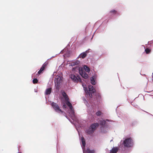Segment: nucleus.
<instances>
[{
	"mask_svg": "<svg viewBox=\"0 0 153 153\" xmlns=\"http://www.w3.org/2000/svg\"><path fill=\"white\" fill-rule=\"evenodd\" d=\"M62 94L63 96L64 99L65 100V102L66 104L69 106V116L71 117V119L73 120H75L76 118L75 117L74 113L73 110L72 109L71 104L68 101V98L67 97L66 94L64 92H62Z\"/></svg>",
	"mask_w": 153,
	"mask_h": 153,
	"instance_id": "f257e3e1",
	"label": "nucleus"
},
{
	"mask_svg": "<svg viewBox=\"0 0 153 153\" xmlns=\"http://www.w3.org/2000/svg\"><path fill=\"white\" fill-rule=\"evenodd\" d=\"M82 86L86 93L87 97L91 98L92 97V94L95 92V89L91 85L88 86V88H87L86 85L85 84H83Z\"/></svg>",
	"mask_w": 153,
	"mask_h": 153,
	"instance_id": "f03ea898",
	"label": "nucleus"
},
{
	"mask_svg": "<svg viewBox=\"0 0 153 153\" xmlns=\"http://www.w3.org/2000/svg\"><path fill=\"white\" fill-rule=\"evenodd\" d=\"M77 71L78 72V71L76 69L75 70V72H73L72 71V72L74 74H71L70 76V77L71 79L74 82H81V79L79 76L76 73V72Z\"/></svg>",
	"mask_w": 153,
	"mask_h": 153,
	"instance_id": "7ed1b4c3",
	"label": "nucleus"
},
{
	"mask_svg": "<svg viewBox=\"0 0 153 153\" xmlns=\"http://www.w3.org/2000/svg\"><path fill=\"white\" fill-rule=\"evenodd\" d=\"M134 144L133 140L131 138H126L123 141L124 146L130 147L132 146Z\"/></svg>",
	"mask_w": 153,
	"mask_h": 153,
	"instance_id": "20e7f679",
	"label": "nucleus"
},
{
	"mask_svg": "<svg viewBox=\"0 0 153 153\" xmlns=\"http://www.w3.org/2000/svg\"><path fill=\"white\" fill-rule=\"evenodd\" d=\"M76 69H77V70L78 71L79 74L83 78L85 79H87L88 78V75L85 72H83L82 68L76 67L75 68H73V71L74 72L75 70Z\"/></svg>",
	"mask_w": 153,
	"mask_h": 153,
	"instance_id": "39448f33",
	"label": "nucleus"
},
{
	"mask_svg": "<svg viewBox=\"0 0 153 153\" xmlns=\"http://www.w3.org/2000/svg\"><path fill=\"white\" fill-rule=\"evenodd\" d=\"M62 82L61 77L59 76H56L55 80V86L56 89H58L60 83Z\"/></svg>",
	"mask_w": 153,
	"mask_h": 153,
	"instance_id": "423d86ee",
	"label": "nucleus"
},
{
	"mask_svg": "<svg viewBox=\"0 0 153 153\" xmlns=\"http://www.w3.org/2000/svg\"><path fill=\"white\" fill-rule=\"evenodd\" d=\"M98 126V124L97 123L91 125V128L87 131V132L89 134L93 133L94 130Z\"/></svg>",
	"mask_w": 153,
	"mask_h": 153,
	"instance_id": "0eeeda50",
	"label": "nucleus"
},
{
	"mask_svg": "<svg viewBox=\"0 0 153 153\" xmlns=\"http://www.w3.org/2000/svg\"><path fill=\"white\" fill-rule=\"evenodd\" d=\"M51 105L57 112L59 113H62V111L59 108V106L56 103L53 102L51 104Z\"/></svg>",
	"mask_w": 153,
	"mask_h": 153,
	"instance_id": "6e6552de",
	"label": "nucleus"
},
{
	"mask_svg": "<svg viewBox=\"0 0 153 153\" xmlns=\"http://www.w3.org/2000/svg\"><path fill=\"white\" fill-rule=\"evenodd\" d=\"M81 140H82V148L83 149V152L84 153L85 152V149H84V147H85V140H84V138L83 137H81Z\"/></svg>",
	"mask_w": 153,
	"mask_h": 153,
	"instance_id": "1a4fd4ad",
	"label": "nucleus"
},
{
	"mask_svg": "<svg viewBox=\"0 0 153 153\" xmlns=\"http://www.w3.org/2000/svg\"><path fill=\"white\" fill-rule=\"evenodd\" d=\"M96 77L95 76H93L91 77L90 80L91 83L93 85H95L96 83L95 82Z\"/></svg>",
	"mask_w": 153,
	"mask_h": 153,
	"instance_id": "9d476101",
	"label": "nucleus"
},
{
	"mask_svg": "<svg viewBox=\"0 0 153 153\" xmlns=\"http://www.w3.org/2000/svg\"><path fill=\"white\" fill-rule=\"evenodd\" d=\"M87 52L86 51L85 52H84L82 53H81L79 56V57L80 58H82L83 59L87 55Z\"/></svg>",
	"mask_w": 153,
	"mask_h": 153,
	"instance_id": "9b49d317",
	"label": "nucleus"
},
{
	"mask_svg": "<svg viewBox=\"0 0 153 153\" xmlns=\"http://www.w3.org/2000/svg\"><path fill=\"white\" fill-rule=\"evenodd\" d=\"M83 68L85 71L88 73H89L90 71V68L86 65H84L83 66Z\"/></svg>",
	"mask_w": 153,
	"mask_h": 153,
	"instance_id": "f8f14e48",
	"label": "nucleus"
},
{
	"mask_svg": "<svg viewBox=\"0 0 153 153\" xmlns=\"http://www.w3.org/2000/svg\"><path fill=\"white\" fill-rule=\"evenodd\" d=\"M79 61L78 60L72 62L71 65H71V66H73L75 65H77L79 63Z\"/></svg>",
	"mask_w": 153,
	"mask_h": 153,
	"instance_id": "ddd939ff",
	"label": "nucleus"
},
{
	"mask_svg": "<svg viewBox=\"0 0 153 153\" xmlns=\"http://www.w3.org/2000/svg\"><path fill=\"white\" fill-rule=\"evenodd\" d=\"M118 150L117 147H114L111 150L110 153H116Z\"/></svg>",
	"mask_w": 153,
	"mask_h": 153,
	"instance_id": "4468645a",
	"label": "nucleus"
},
{
	"mask_svg": "<svg viewBox=\"0 0 153 153\" xmlns=\"http://www.w3.org/2000/svg\"><path fill=\"white\" fill-rule=\"evenodd\" d=\"M51 91V88H48L46 90V91H45V94L46 95H48L50 94Z\"/></svg>",
	"mask_w": 153,
	"mask_h": 153,
	"instance_id": "2eb2a0df",
	"label": "nucleus"
},
{
	"mask_svg": "<svg viewBox=\"0 0 153 153\" xmlns=\"http://www.w3.org/2000/svg\"><path fill=\"white\" fill-rule=\"evenodd\" d=\"M45 66V65H43L42 68H41L40 70L38 72V73L39 74H40L42 71L44 70Z\"/></svg>",
	"mask_w": 153,
	"mask_h": 153,
	"instance_id": "dca6fc26",
	"label": "nucleus"
},
{
	"mask_svg": "<svg viewBox=\"0 0 153 153\" xmlns=\"http://www.w3.org/2000/svg\"><path fill=\"white\" fill-rule=\"evenodd\" d=\"M87 152L88 153H95V152L93 150H91L89 149H87Z\"/></svg>",
	"mask_w": 153,
	"mask_h": 153,
	"instance_id": "f3484780",
	"label": "nucleus"
},
{
	"mask_svg": "<svg viewBox=\"0 0 153 153\" xmlns=\"http://www.w3.org/2000/svg\"><path fill=\"white\" fill-rule=\"evenodd\" d=\"M145 51L146 52V53H149L150 51V50L148 48H146L145 50Z\"/></svg>",
	"mask_w": 153,
	"mask_h": 153,
	"instance_id": "a211bd4d",
	"label": "nucleus"
},
{
	"mask_svg": "<svg viewBox=\"0 0 153 153\" xmlns=\"http://www.w3.org/2000/svg\"><path fill=\"white\" fill-rule=\"evenodd\" d=\"M33 82L34 84L37 83L38 82V80L36 79H34L33 80Z\"/></svg>",
	"mask_w": 153,
	"mask_h": 153,
	"instance_id": "6ab92c4d",
	"label": "nucleus"
},
{
	"mask_svg": "<svg viewBox=\"0 0 153 153\" xmlns=\"http://www.w3.org/2000/svg\"><path fill=\"white\" fill-rule=\"evenodd\" d=\"M83 101H84V103L87 106H88V105H87V101L85 100V99L84 98L83 99Z\"/></svg>",
	"mask_w": 153,
	"mask_h": 153,
	"instance_id": "aec40b11",
	"label": "nucleus"
},
{
	"mask_svg": "<svg viewBox=\"0 0 153 153\" xmlns=\"http://www.w3.org/2000/svg\"><path fill=\"white\" fill-rule=\"evenodd\" d=\"M105 121L103 120H102L101 121L100 124L102 125H103L105 124Z\"/></svg>",
	"mask_w": 153,
	"mask_h": 153,
	"instance_id": "412c9836",
	"label": "nucleus"
},
{
	"mask_svg": "<svg viewBox=\"0 0 153 153\" xmlns=\"http://www.w3.org/2000/svg\"><path fill=\"white\" fill-rule=\"evenodd\" d=\"M101 114V112H100V111H98L96 113V114L97 116H100Z\"/></svg>",
	"mask_w": 153,
	"mask_h": 153,
	"instance_id": "4be33fe9",
	"label": "nucleus"
},
{
	"mask_svg": "<svg viewBox=\"0 0 153 153\" xmlns=\"http://www.w3.org/2000/svg\"><path fill=\"white\" fill-rule=\"evenodd\" d=\"M105 129V127H104L103 128H103H101V132H103V133H105V132H106V131H105L103 130Z\"/></svg>",
	"mask_w": 153,
	"mask_h": 153,
	"instance_id": "5701e85b",
	"label": "nucleus"
},
{
	"mask_svg": "<svg viewBox=\"0 0 153 153\" xmlns=\"http://www.w3.org/2000/svg\"><path fill=\"white\" fill-rule=\"evenodd\" d=\"M62 103H63V108H65V104L64 102L63 101H62Z\"/></svg>",
	"mask_w": 153,
	"mask_h": 153,
	"instance_id": "b1692460",
	"label": "nucleus"
}]
</instances>
